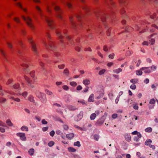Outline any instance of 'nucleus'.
<instances>
[{"label":"nucleus","instance_id":"nucleus-6","mask_svg":"<svg viewBox=\"0 0 158 158\" xmlns=\"http://www.w3.org/2000/svg\"><path fill=\"white\" fill-rule=\"evenodd\" d=\"M22 17L23 19L26 21L27 24L31 29L32 30L34 29V27L32 23V19L30 18L29 17H25L23 16H22Z\"/></svg>","mask_w":158,"mask_h":158},{"label":"nucleus","instance_id":"nucleus-46","mask_svg":"<svg viewBox=\"0 0 158 158\" xmlns=\"http://www.w3.org/2000/svg\"><path fill=\"white\" fill-rule=\"evenodd\" d=\"M6 101V99L2 98H0V102L1 103H4Z\"/></svg>","mask_w":158,"mask_h":158},{"label":"nucleus","instance_id":"nucleus-19","mask_svg":"<svg viewBox=\"0 0 158 158\" xmlns=\"http://www.w3.org/2000/svg\"><path fill=\"white\" fill-rule=\"evenodd\" d=\"M88 101L89 102H93L94 101V94H91L90 95L88 98Z\"/></svg>","mask_w":158,"mask_h":158},{"label":"nucleus","instance_id":"nucleus-51","mask_svg":"<svg viewBox=\"0 0 158 158\" xmlns=\"http://www.w3.org/2000/svg\"><path fill=\"white\" fill-rule=\"evenodd\" d=\"M130 87L132 89H135L136 88V86L135 85L133 84L131 85Z\"/></svg>","mask_w":158,"mask_h":158},{"label":"nucleus","instance_id":"nucleus-41","mask_svg":"<svg viewBox=\"0 0 158 158\" xmlns=\"http://www.w3.org/2000/svg\"><path fill=\"white\" fill-rule=\"evenodd\" d=\"M55 144V143L53 141H50L48 143V145L50 147H52Z\"/></svg>","mask_w":158,"mask_h":158},{"label":"nucleus","instance_id":"nucleus-37","mask_svg":"<svg viewBox=\"0 0 158 158\" xmlns=\"http://www.w3.org/2000/svg\"><path fill=\"white\" fill-rule=\"evenodd\" d=\"M145 131L148 132H151L152 131V129L151 127H149L146 128Z\"/></svg>","mask_w":158,"mask_h":158},{"label":"nucleus","instance_id":"nucleus-59","mask_svg":"<svg viewBox=\"0 0 158 158\" xmlns=\"http://www.w3.org/2000/svg\"><path fill=\"white\" fill-rule=\"evenodd\" d=\"M82 86L80 85H78L76 88V89L77 90H80L82 89Z\"/></svg>","mask_w":158,"mask_h":158},{"label":"nucleus","instance_id":"nucleus-53","mask_svg":"<svg viewBox=\"0 0 158 158\" xmlns=\"http://www.w3.org/2000/svg\"><path fill=\"white\" fill-rule=\"evenodd\" d=\"M155 103V101L154 100V99H151L149 102V103L150 104H153Z\"/></svg>","mask_w":158,"mask_h":158},{"label":"nucleus","instance_id":"nucleus-45","mask_svg":"<svg viewBox=\"0 0 158 158\" xmlns=\"http://www.w3.org/2000/svg\"><path fill=\"white\" fill-rule=\"evenodd\" d=\"M99 138V136L97 134H95L94 135V139L96 141H98Z\"/></svg>","mask_w":158,"mask_h":158},{"label":"nucleus","instance_id":"nucleus-55","mask_svg":"<svg viewBox=\"0 0 158 158\" xmlns=\"http://www.w3.org/2000/svg\"><path fill=\"white\" fill-rule=\"evenodd\" d=\"M66 4L68 7L69 8H71L72 7L71 4L69 2H66Z\"/></svg>","mask_w":158,"mask_h":158},{"label":"nucleus","instance_id":"nucleus-16","mask_svg":"<svg viewBox=\"0 0 158 158\" xmlns=\"http://www.w3.org/2000/svg\"><path fill=\"white\" fill-rule=\"evenodd\" d=\"M124 136L125 137V140L128 141L130 142L131 140V135L129 134H126L124 135Z\"/></svg>","mask_w":158,"mask_h":158},{"label":"nucleus","instance_id":"nucleus-8","mask_svg":"<svg viewBox=\"0 0 158 158\" xmlns=\"http://www.w3.org/2000/svg\"><path fill=\"white\" fill-rule=\"evenodd\" d=\"M8 94H10L11 95H14L15 96H17L18 94H16L15 93L12 92H7L6 91H3L2 90V87L0 86V94L1 96H9Z\"/></svg>","mask_w":158,"mask_h":158},{"label":"nucleus","instance_id":"nucleus-23","mask_svg":"<svg viewBox=\"0 0 158 158\" xmlns=\"http://www.w3.org/2000/svg\"><path fill=\"white\" fill-rule=\"evenodd\" d=\"M10 98V99H12L15 101L18 102H19L20 101V99L18 98H15L13 96H11Z\"/></svg>","mask_w":158,"mask_h":158},{"label":"nucleus","instance_id":"nucleus-36","mask_svg":"<svg viewBox=\"0 0 158 158\" xmlns=\"http://www.w3.org/2000/svg\"><path fill=\"white\" fill-rule=\"evenodd\" d=\"M131 82L133 84L137 83L138 82V80L137 79H132L130 80Z\"/></svg>","mask_w":158,"mask_h":158},{"label":"nucleus","instance_id":"nucleus-47","mask_svg":"<svg viewBox=\"0 0 158 158\" xmlns=\"http://www.w3.org/2000/svg\"><path fill=\"white\" fill-rule=\"evenodd\" d=\"M62 88L64 90L67 91L69 89L68 86L66 85H63Z\"/></svg>","mask_w":158,"mask_h":158},{"label":"nucleus","instance_id":"nucleus-62","mask_svg":"<svg viewBox=\"0 0 158 158\" xmlns=\"http://www.w3.org/2000/svg\"><path fill=\"white\" fill-rule=\"evenodd\" d=\"M103 50L104 51L107 52L108 51L107 47L106 45H105L103 47Z\"/></svg>","mask_w":158,"mask_h":158},{"label":"nucleus","instance_id":"nucleus-18","mask_svg":"<svg viewBox=\"0 0 158 158\" xmlns=\"http://www.w3.org/2000/svg\"><path fill=\"white\" fill-rule=\"evenodd\" d=\"M96 16L97 18L100 17L102 22L104 21V19L106 18V16L105 15H101L100 14H97Z\"/></svg>","mask_w":158,"mask_h":158},{"label":"nucleus","instance_id":"nucleus-38","mask_svg":"<svg viewBox=\"0 0 158 158\" xmlns=\"http://www.w3.org/2000/svg\"><path fill=\"white\" fill-rule=\"evenodd\" d=\"M68 150L70 152H75L76 149L73 147H70L68 148Z\"/></svg>","mask_w":158,"mask_h":158},{"label":"nucleus","instance_id":"nucleus-20","mask_svg":"<svg viewBox=\"0 0 158 158\" xmlns=\"http://www.w3.org/2000/svg\"><path fill=\"white\" fill-rule=\"evenodd\" d=\"M68 107V109L70 110H75L77 109V108L75 106L71 105L69 106Z\"/></svg>","mask_w":158,"mask_h":158},{"label":"nucleus","instance_id":"nucleus-21","mask_svg":"<svg viewBox=\"0 0 158 158\" xmlns=\"http://www.w3.org/2000/svg\"><path fill=\"white\" fill-rule=\"evenodd\" d=\"M45 92L48 95L52 96L53 95V94L52 92L47 89L45 90Z\"/></svg>","mask_w":158,"mask_h":158},{"label":"nucleus","instance_id":"nucleus-27","mask_svg":"<svg viewBox=\"0 0 158 158\" xmlns=\"http://www.w3.org/2000/svg\"><path fill=\"white\" fill-rule=\"evenodd\" d=\"M63 73L66 76H68L69 74V71L68 69L66 68L64 70Z\"/></svg>","mask_w":158,"mask_h":158},{"label":"nucleus","instance_id":"nucleus-1","mask_svg":"<svg viewBox=\"0 0 158 158\" xmlns=\"http://www.w3.org/2000/svg\"><path fill=\"white\" fill-rule=\"evenodd\" d=\"M47 36L48 39V44L46 42L44 41H43V43L46 48L50 49L54 52L55 59H59V56L60 54L58 53L55 52L56 50V48L53 42L50 40L49 35L47 34Z\"/></svg>","mask_w":158,"mask_h":158},{"label":"nucleus","instance_id":"nucleus-26","mask_svg":"<svg viewBox=\"0 0 158 158\" xmlns=\"http://www.w3.org/2000/svg\"><path fill=\"white\" fill-rule=\"evenodd\" d=\"M83 83L85 85H88L90 83V81L87 79L83 81Z\"/></svg>","mask_w":158,"mask_h":158},{"label":"nucleus","instance_id":"nucleus-5","mask_svg":"<svg viewBox=\"0 0 158 158\" xmlns=\"http://www.w3.org/2000/svg\"><path fill=\"white\" fill-rule=\"evenodd\" d=\"M36 96L40 99L41 102L45 103L47 101L46 95L44 93L37 92L36 93Z\"/></svg>","mask_w":158,"mask_h":158},{"label":"nucleus","instance_id":"nucleus-44","mask_svg":"<svg viewBox=\"0 0 158 158\" xmlns=\"http://www.w3.org/2000/svg\"><path fill=\"white\" fill-rule=\"evenodd\" d=\"M106 71L105 69H103L101 70H100L99 72V74L100 75H102Z\"/></svg>","mask_w":158,"mask_h":158},{"label":"nucleus","instance_id":"nucleus-32","mask_svg":"<svg viewBox=\"0 0 158 158\" xmlns=\"http://www.w3.org/2000/svg\"><path fill=\"white\" fill-rule=\"evenodd\" d=\"M64 34L65 37L69 40V41L71 43V38L69 36L67 35L65 32H64Z\"/></svg>","mask_w":158,"mask_h":158},{"label":"nucleus","instance_id":"nucleus-35","mask_svg":"<svg viewBox=\"0 0 158 158\" xmlns=\"http://www.w3.org/2000/svg\"><path fill=\"white\" fill-rule=\"evenodd\" d=\"M142 70H140V69L139 70H137L136 71V73L137 75H141L142 74Z\"/></svg>","mask_w":158,"mask_h":158},{"label":"nucleus","instance_id":"nucleus-49","mask_svg":"<svg viewBox=\"0 0 158 158\" xmlns=\"http://www.w3.org/2000/svg\"><path fill=\"white\" fill-rule=\"evenodd\" d=\"M65 66V65L64 64H62L61 65H58V68L60 69H63Z\"/></svg>","mask_w":158,"mask_h":158},{"label":"nucleus","instance_id":"nucleus-54","mask_svg":"<svg viewBox=\"0 0 158 158\" xmlns=\"http://www.w3.org/2000/svg\"><path fill=\"white\" fill-rule=\"evenodd\" d=\"M118 116V115L116 114H113L112 115V117L113 119H115L117 118Z\"/></svg>","mask_w":158,"mask_h":158},{"label":"nucleus","instance_id":"nucleus-29","mask_svg":"<svg viewBox=\"0 0 158 158\" xmlns=\"http://www.w3.org/2000/svg\"><path fill=\"white\" fill-rule=\"evenodd\" d=\"M70 20L71 22V23L73 27L75 26V23L73 21V17L72 16H70L69 17Z\"/></svg>","mask_w":158,"mask_h":158},{"label":"nucleus","instance_id":"nucleus-15","mask_svg":"<svg viewBox=\"0 0 158 158\" xmlns=\"http://www.w3.org/2000/svg\"><path fill=\"white\" fill-rule=\"evenodd\" d=\"M56 34L57 36H58L59 40H60V42L62 43L63 42V36L62 35V34L58 31H57Z\"/></svg>","mask_w":158,"mask_h":158},{"label":"nucleus","instance_id":"nucleus-28","mask_svg":"<svg viewBox=\"0 0 158 158\" xmlns=\"http://www.w3.org/2000/svg\"><path fill=\"white\" fill-rule=\"evenodd\" d=\"M152 143V141L151 139H149L145 141V144L147 146H149Z\"/></svg>","mask_w":158,"mask_h":158},{"label":"nucleus","instance_id":"nucleus-25","mask_svg":"<svg viewBox=\"0 0 158 158\" xmlns=\"http://www.w3.org/2000/svg\"><path fill=\"white\" fill-rule=\"evenodd\" d=\"M96 117V114L93 113L90 116V119L91 120H94Z\"/></svg>","mask_w":158,"mask_h":158},{"label":"nucleus","instance_id":"nucleus-7","mask_svg":"<svg viewBox=\"0 0 158 158\" xmlns=\"http://www.w3.org/2000/svg\"><path fill=\"white\" fill-rule=\"evenodd\" d=\"M28 40L29 42L31 44V48L33 51L34 52V54L37 56L38 54V52L36 48L35 44L34 43L32 38H28Z\"/></svg>","mask_w":158,"mask_h":158},{"label":"nucleus","instance_id":"nucleus-33","mask_svg":"<svg viewBox=\"0 0 158 158\" xmlns=\"http://www.w3.org/2000/svg\"><path fill=\"white\" fill-rule=\"evenodd\" d=\"M21 130L22 131L25 130L26 131H28V127L25 126H23L21 128Z\"/></svg>","mask_w":158,"mask_h":158},{"label":"nucleus","instance_id":"nucleus-3","mask_svg":"<svg viewBox=\"0 0 158 158\" xmlns=\"http://www.w3.org/2000/svg\"><path fill=\"white\" fill-rule=\"evenodd\" d=\"M51 5L56 12V15L57 18L60 19H62V17L61 14L62 13V11L60 8L58 6L55 5L54 3H52Z\"/></svg>","mask_w":158,"mask_h":158},{"label":"nucleus","instance_id":"nucleus-34","mask_svg":"<svg viewBox=\"0 0 158 158\" xmlns=\"http://www.w3.org/2000/svg\"><path fill=\"white\" fill-rule=\"evenodd\" d=\"M106 2L108 5L109 6L110 4L111 6H114V3L111 0H109L108 1H107Z\"/></svg>","mask_w":158,"mask_h":158},{"label":"nucleus","instance_id":"nucleus-24","mask_svg":"<svg viewBox=\"0 0 158 158\" xmlns=\"http://www.w3.org/2000/svg\"><path fill=\"white\" fill-rule=\"evenodd\" d=\"M6 123L7 125L9 126H13V124L11 122L10 120V119H8L6 120Z\"/></svg>","mask_w":158,"mask_h":158},{"label":"nucleus","instance_id":"nucleus-11","mask_svg":"<svg viewBox=\"0 0 158 158\" xmlns=\"http://www.w3.org/2000/svg\"><path fill=\"white\" fill-rule=\"evenodd\" d=\"M16 135L20 137L21 140L25 141L26 140V138L25 136V134L23 133H17Z\"/></svg>","mask_w":158,"mask_h":158},{"label":"nucleus","instance_id":"nucleus-61","mask_svg":"<svg viewBox=\"0 0 158 158\" xmlns=\"http://www.w3.org/2000/svg\"><path fill=\"white\" fill-rule=\"evenodd\" d=\"M114 53L110 54L109 55V57L110 58L113 59L114 58Z\"/></svg>","mask_w":158,"mask_h":158},{"label":"nucleus","instance_id":"nucleus-30","mask_svg":"<svg viewBox=\"0 0 158 158\" xmlns=\"http://www.w3.org/2000/svg\"><path fill=\"white\" fill-rule=\"evenodd\" d=\"M28 100L31 102H34L35 101L34 97L31 96L30 95L28 97Z\"/></svg>","mask_w":158,"mask_h":158},{"label":"nucleus","instance_id":"nucleus-58","mask_svg":"<svg viewBox=\"0 0 158 158\" xmlns=\"http://www.w3.org/2000/svg\"><path fill=\"white\" fill-rule=\"evenodd\" d=\"M42 123L43 124H46L48 123V122L46 121L45 119H43L41 121Z\"/></svg>","mask_w":158,"mask_h":158},{"label":"nucleus","instance_id":"nucleus-9","mask_svg":"<svg viewBox=\"0 0 158 158\" xmlns=\"http://www.w3.org/2000/svg\"><path fill=\"white\" fill-rule=\"evenodd\" d=\"M84 112L83 111H81L75 117V120L76 121H80L83 117Z\"/></svg>","mask_w":158,"mask_h":158},{"label":"nucleus","instance_id":"nucleus-48","mask_svg":"<svg viewBox=\"0 0 158 158\" xmlns=\"http://www.w3.org/2000/svg\"><path fill=\"white\" fill-rule=\"evenodd\" d=\"M149 41L150 42V44H151L152 45H153L155 42V40L153 39H151L149 40Z\"/></svg>","mask_w":158,"mask_h":158},{"label":"nucleus","instance_id":"nucleus-39","mask_svg":"<svg viewBox=\"0 0 158 158\" xmlns=\"http://www.w3.org/2000/svg\"><path fill=\"white\" fill-rule=\"evenodd\" d=\"M0 52L3 56V58L5 60H6V55L2 49H0Z\"/></svg>","mask_w":158,"mask_h":158},{"label":"nucleus","instance_id":"nucleus-60","mask_svg":"<svg viewBox=\"0 0 158 158\" xmlns=\"http://www.w3.org/2000/svg\"><path fill=\"white\" fill-rule=\"evenodd\" d=\"M119 100V97L118 96L117 97V98H116L115 100V103H116V104L118 103Z\"/></svg>","mask_w":158,"mask_h":158},{"label":"nucleus","instance_id":"nucleus-10","mask_svg":"<svg viewBox=\"0 0 158 158\" xmlns=\"http://www.w3.org/2000/svg\"><path fill=\"white\" fill-rule=\"evenodd\" d=\"M24 77L25 79L28 83V85L32 88H34V85L32 81L25 75L24 76Z\"/></svg>","mask_w":158,"mask_h":158},{"label":"nucleus","instance_id":"nucleus-14","mask_svg":"<svg viewBox=\"0 0 158 158\" xmlns=\"http://www.w3.org/2000/svg\"><path fill=\"white\" fill-rule=\"evenodd\" d=\"M104 121V118L103 117H102L100 119L97 121V122L96 123V125L97 126L100 125L103 123Z\"/></svg>","mask_w":158,"mask_h":158},{"label":"nucleus","instance_id":"nucleus-31","mask_svg":"<svg viewBox=\"0 0 158 158\" xmlns=\"http://www.w3.org/2000/svg\"><path fill=\"white\" fill-rule=\"evenodd\" d=\"M34 150L33 148L30 149L28 151L29 154L31 156H32L34 154Z\"/></svg>","mask_w":158,"mask_h":158},{"label":"nucleus","instance_id":"nucleus-2","mask_svg":"<svg viewBox=\"0 0 158 158\" xmlns=\"http://www.w3.org/2000/svg\"><path fill=\"white\" fill-rule=\"evenodd\" d=\"M35 8L41 18L42 19H44L50 28H53V22L52 20L49 17L44 15L42 13V11L40 7L36 6H35Z\"/></svg>","mask_w":158,"mask_h":158},{"label":"nucleus","instance_id":"nucleus-22","mask_svg":"<svg viewBox=\"0 0 158 158\" xmlns=\"http://www.w3.org/2000/svg\"><path fill=\"white\" fill-rule=\"evenodd\" d=\"M122 70L121 68H118L117 69H114L113 70V72L114 73L118 74L119 73L121 72Z\"/></svg>","mask_w":158,"mask_h":158},{"label":"nucleus","instance_id":"nucleus-4","mask_svg":"<svg viewBox=\"0 0 158 158\" xmlns=\"http://www.w3.org/2000/svg\"><path fill=\"white\" fill-rule=\"evenodd\" d=\"M22 61L23 63L22 64V66L23 67L24 72L26 73H27L30 71L29 67L28 65V64L29 62V60L24 58L23 60Z\"/></svg>","mask_w":158,"mask_h":158},{"label":"nucleus","instance_id":"nucleus-43","mask_svg":"<svg viewBox=\"0 0 158 158\" xmlns=\"http://www.w3.org/2000/svg\"><path fill=\"white\" fill-rule=\"evenodd\" d=\"M70 84L71 85L73 86H75L77 85V83L74 81H72L70 82Z\"/></svg>","mask_w":158,"mask_h":158},{"label":"nucleus","instance_id":"nucleus-56","mask_svg":"<svg viewBox=\"0 0 158 158\" xmlns=\"http://www.w3.org/2000/svg\"><path fill=\"white\" fill-rule=\"evenodd\" d=\"M7 45L8 46V47L10 48H12V44L9 43V42H7Z\"/></svg>","mask_w":158,"mask_h":158},{"label":"nucleus","instance_id":"nucleus-50","mask_svg":"<svg viewBox=\"0 0 158 158\" xmlns=\"http://www.w3.org/2000/svg\"><path fill=\"white\" fill-rule=\"evenodd\" d=\"M108 95L109 96L110 99H112L113 98L114 96L113 94V93H110L109 94H108Z\"/></svg>","mask_w":158,"mask_h":158},{"label":"nucleus","instance_id":"nucleus-57","mask_svg":"<svg viewBox=\"0 0 158 158\" xmlns=\"http://www.w3.org/2000/svg\"><path fill=\"white\" fill-rule=\"evenodd\" d=\"M150 68L151 69H152L154 71H155L156 69V67L154 65H152L151 67H150Z\"/></svg>","mask_w":158,"mask_h":158},{"label":"nucleus","instance_id":"nucleus-42","mask_svg":"<svg viewBox=\"0 0 158 158\" xmlns=\"http://www.w3.org/2000/svg\"><path fill=\"white\" fill-rule=\"evenodd\" d=\"M16 4L18 6L22 9L24 11H26V9L23 8L21 4L20 3L18 2Z\"/></svg>","mask_w":158,"mask_h":158},{"label":"nucleus","instance_id":"nucleus-63","mask_svg":"<svg viewBox=\"0 0 158 158\" xmlns=\"http://www.w3.org/2000/svg\"><path fill=\"white\" fill-rule=\"evenodd\" d=\"M77 18L79 20H80V19L82 17V16L80 15H77L76 16Z\"/></svg>","mask_w":158,"mask_h":158},{"label":"nucleus","instance_id":"nucleus-64","mask_svg":"<svg viewBox=\"0 0 158 158\" xmlns=\"http://www.w3.org/2000/svg\"><path fill=\"white\" fill-rule=\"evenodd\" d=\"M55 133V131H52L50 132V135L52 137L54 135Z\"/></svg>","mask_w":158,"mask_h":158},{"label":"nucleus","instance_id":"nucleus-40","mask_svg":"<svg viewBox=\"0 0 158 158\" xmlns=\"http://www.w3.org/2000/svg\"><path fill=\"white\" fill-rule=\"evenodd\" d=\"M74 145L78 147H80L81 146L80 142L79 141H77L76 142H75L74 143Z\"/></svg>","mask_w":158,"mask_h":158},{"label":"nucleus","instance_id":"nucleus-13","mask_svg":"<svg viewBox=\"0 0 158 158\" xmlns=\"http://www.w3.org/2000/svg\"><path fill=\"white\" fill-rule=\"evenodd\" d=\"M150 67H144L140 68L141 70L144 71V72L145 73H149L152 72V70L149 69Z\"/></svg>","mask_w":158,"mask_h":158},{"label":"nucleus","instance_id":"nucleus-52","mask_svg":"<svg viewBox=\"0 0 158 158\" xmlns=\"http://www.w3.org/2000/svg\"><path fill=\"white\" fill-rule=\"evenodd\" d=\"M21 94L23 96L24 98H25L27 97V92H24L22 93Z\"/></svg>","mask_w":158,"mask_h":158},{"label":"nucleus","instance_id":"nucleus-17","mask_svg":"<svg viewBox=\"0 0 158 158\" xmlns=\"http://www.w3.org/2000/svg\"><path fill=\"white\" fill-rule=\"evenodd\" d=\"M74 134L73 133H70L66 135V138L69 140L72 139L74 137Z\"/></svg>","mask_w":158,"mask_h":158},{"label":"nucleus","instance_id":"nucleus-12","mask_svg":"<svg viewBox=\"0 0 158 158\" xmlns=\"http://www.w3.org/2000/svg\"><path fill=\"white\" fill-rule=\"evenodd\" d=\"M19 86V84H15L13 86V87L14 89L15 90V91L20 95L21 93L20 92L21 89Z\"/></svg>","mask_w":158,"mask_h":158}]
</instances>
